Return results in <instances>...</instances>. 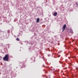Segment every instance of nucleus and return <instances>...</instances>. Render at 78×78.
I'll list each match as a JSON object with an SVG mask.
<instances>
[{
    "mask_svg": "<svg viewBox=\"0 0 78 78\" xmlns=\"http://www.w3.org/2000/svg\"><path fill=\"white\" fill-rule=\"evenodd\" d=\"M69 33L71 34H73V30L72 29H70L69 32Z\"/></svg>",
    "mask_w": 78,
    "mask_h": 78,
    "instance_id": "obj_4",
    "label": "nucleus"
},
{
    "mask_svg": "<svg viewBox=\"0 0 78 78\" xmlns=\"http://www.w3.org/2000/svg\"><path fill=\"white\" fill-rule=\"evenodd\" d=\"M39 18H37V23H38V22H39Z\"/></svg>",
    "mask_w": 78,
    "mask_h": 78,
    "instance_id": "obj_7",
    "label": "nucleus"
},
{
    "mask_svg": "<svg viewBox=\"0 0 78 78\" xmlns=\"http://www.w3.org/2000/svg\"><path fill=\"white\" fill-rule=\"evenodd\" d=\"M6 38H9V35H6Z\"/></svg>",
    "mask_w": 78,
    "mask_h": 78,
    "instance_id": "obj_10",
    "label": "nucleus"
},
{
    "mask_svg": "<svg viewBox=\"0 0 78 78\" xmlns=\"http://www.w3.org/2000/svg\"><path fill=\"white\" fill-rule=\"evenodd\" d=\"M2 57L0 56V60L2 59Z\"/></svg>",
    "mask_w": 78,
    "mask_h": 78,
    "instance_id": "obj_12",
    "label": "nucleus"
},
{
    "mask_svg": "<svg viewBox=\"0 0 78 78\" xmlns=\"http://www.w3.org/2000/svg\"><path fill=\"white\" fill-rule=\"evenodd\" d=\"M76 70H77V69H76Z\"/></svg>",
    "mask_w": 78,
    "mask_h": 78,
    "instance_id": "obj_20",
    "label": "nucleus"
},
{
    "mask_svg": "<svg viewBox=\"0 0 78 78\" xmlns=\"http://www.w3.org/2000/svg\"><path fill=\"white\" fill-rule=\"evenodd\" d=\"M31 59L32 61H33L34 62L35 61V57H33L31 58Z\"/></svg>",
    "mask_w": 78,
    "mask_h": 78,
    "instance_id": "obj_5",
    "label": "nucleus"
},
{
    "mask_svg": "<svg viewBox=\"0 0 78 78\" xmlns=\"http://www.w3.org/2000/svg\"><path fill=\"white\" fill-rule=\"evenodd\" d=\"M43 67H45V65H43Z\"/></svg>",
    "mask_w": 78,
    "mask_h": 78,
    "instance_id": "obj_16",
    "label": "nucleus"
},
{
    "mask_svg": "<svg viewBox=\"0 0 78 78\" xmlns=\"http://www.w3.org/2000/svg\"><path fill=\"white\" fill-rule=\"evenodd\" d=\"M58 14V13L57 12H55L53 14V16H57Z\"/></svg>",
    "mask_w": 78,
    "mask_h": 78,
    "instance_id": "obj_6",
    "label": "nucleus"
},
{
    "mask_svg": "<svg viewBox=\"0 0 78 78\" xmlns=\"http://www.w3.org/2000/svg\"><path fill=\"white\" fill-rule=\"evenodd\" d=\"M59 62L60 63H61V62H60V61H59Z\"/></svg>",
    "mask_w": 78,
    "mask_h": 78,
    "instance_id": "obj_19",
    "label": "nucleus"
},
{
    "mask_svg": "<svg viewBox=\"0 0 78 78\" xmlns=\"http://www.w3.org/2000/svg\"><path fill=\"white\" fill-rule=\"evenodd\" d=\"M76 5H77V6H78V4L77 3H76Z\"/></svg>",
    "mask_w": 78,
    "mask_h": 78,
    "instance_id": "obj_13",
    "label": "nucleus"
},
{
    "mask_svg": "<svg viewBox=\"0 0 78 78\" xmlns=\"http://www.w3.org/2000/svg\"><path fill=\"white\" fill-rule=\"evenodd\" d=\"M46 1V3H47V0H45Z\"/></svg>",
    "mask_w": 78,
    "mask_h": 78,
    "instance_id": "obj_15",
    "label": "nucleus"
},
{
    "mask_svg": "<svg viewBox=\"0 0 78 78\" xmlns=\"http://www.w3.org/2000/svg\"><path fill=\"white\" fill-rule=\"evenodd\" d=\"M9 54H7L3 58V59L4 61H9Z\"/></svg>",
    "mask_w": 78,
    "mask_h": 78,
    "instance_id": "obj_1",
    "label": "nucleus"
},
{
    "mask_svg": "<svg viewBox=\"0 0 78 78\" xmlns=\"http://www.w3.org/2000/svg\"><path fill=\"white\" fill-rule=\"evenodd\" d=\"M18 36H20V35H18Z\"/></svg>",
    "mask_w": 78,
    "mask_h": 78,
    "instance_id": "obj_17",
    "label": "nucleus"
},
{
    "mask_svg": "<svg viewBox=\"0 0 78 78\" xmlns=\"http://www.w3.org/2000/svg\"><path fill=\"white\" fill-rule=\"evenodd\" d=\"M19 65L21 67V68H23V67L24 68L26 67L25 65V63H23V62H20Z\"/></svg>",
    "mask_w": 78,
    "mask_h": 78,
    "instance_id": "obj_2",
    "label": "nucleus"
},
{
    "mask_svg": "<svg viewBox=\"0 0 78 78\" xmlns=\"http://www.w3.org/2000/svg\"><path fill=\"white\" fill-rule=\"evenodd\" d=\"M66 25L65 24L62 27V32H63V31H64L66 29Z\"/></svg>",
    "mask_w": 78,
    "mask_h": 78,
    "instance_id": "obj_3",
    "label": "nucleus"
},
{
    "mask_svg": "<svg viewBox=\"0 0 78 78\" xmlns=\"http://www.w3.org/2000/svg\"><path fill=\"white\" fill-rule=\"evenodd\" d=\"M43 76L44 77V76Z\"/></svg>",
    "mask_w": 78,
    "mask_h": 78,
    "instance_id": "obj_21",
    "label": "nucleus"
},
{
    "mask_svg": "<svg viewBox=\"0 0 78 78\" xmlns=\"http://www.w3.org/2000/svg\"><path fill=\"white\" fill-rule=\"evenodd\" d=\"M60 56H61V55H58V58H59V57H60Z\"/></svg>",
    "mask_w": 78,
    "mask_h": 78,
    "instance_id": "obj_14",
    "label": "nucleus"
},
{
    "mask_svg": "<svg viewBox=\"0 0 78 78\" xmlns=\"http://www.w3.org/2000/svg\"><path fill=\"white\" fill-rule=\"evenodd\" d=\"M19 44H21V45H23V43H22V41H20L19 42Z\"/></svg>",
    "mask_w": 78,
    "mask_h": 78,
    "instance_id": "obj_9",
    "label": "nucleus"
},
{
    "mask_svg": "<svg viewBox=\"0 0 78 78\" xmlns=\"http://www.w3.org/2000/svg\"><path fill=\"white\" fill-rule=\"evenodd\" d=\"M10 32L9 30H8L7 31L8 33H9Z\"/></svg>",
    "mask_w": 78,
    "mask_h": 78,
    "instance_id": "obj_11",
    "label": "nucleus"
},
{
    "mask_svg": "<svg viewBox=\"0 0 78 78\" xmlns=\"http://www.w3.org/2000/svg\"><path fill=\"white\" fill-rule=\"evenodd\" d=\"M53 70H55V69H53Z\"/></svg>",
    "mask_w": 78,
    "mask_h": 78,
    "instance_id": "obj_18",
    "label": "nucleus"
},
{
    "mask_svg": "<svg viewBox=\"0 0 78 78\" xmlns=\"http://www.w3.org/2000/svg\"><path fill=\"white\" fill-rule=\"evenodd\" d=\"M16 41H20V39L19 38H17L16 39Z\"/></svg>",
    "mask_w": 78,
    "mask_h": 78,
    "instance_id": "obj_8",
    "label": "nucleus"
}]
</instances>
